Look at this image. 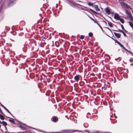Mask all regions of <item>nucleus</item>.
<instances>
[{
    "mask_svg": "<svg viewBox=\"0 0 133 133\" xmlns=\"http://www.w3.org/2000/svg\"><path fill=\"white\" fill-rule=\"evenodd\" d=\"M85 131V133H90V132L88 131L87 130H85L84 131H81V130H71V129H70V130H62L61 131V132H74L75 131H78V132H83L84 131Z\"/></svg>",
    "mask_w": 133,
    "mask_h": 133,
    "instance_id": "obj_1",
    "label": "nucleus"
},
{
    "mask_svg": "<svg viewBox=\"0 0 133 133\" xmlns=\"http://www.w3.org/2000/svg\"><path fill=\"white\" fill-rule=\"evenodd\" d=\"M125 13L127 15V16L133 22V17L132 16L131 14L127 10H126L125 11Z\"/></svg>",
    "mask_w": 133,
    "mask_h": 133,
    "instance_id": "obj_2",
    "label": "nucleus"
},
{
    "mask_svg": "<svg viewBox=\"0 0 133 133\" xmlns=\"http://www.w3.org/2000/svg\"><path fill=\"white\" fill-rule=\"evenodd\" d=\"M51 120L54 122H56L58 121V118L56 116H53L51 118Z\"/></svg>",
    "mask_w": 133,
    "mask_h": 133,
    "instance_id": "obj_3",
    "label": "nucleus"
},
{
    "mask_svg": "<svg viewBox=\"0 0 133 133\" xmlns=\"http://www.w3.org/2000/svg\"><path fill=\"white\" fill-rule=\"evenodd\" d=\"M81 76L78 74H76V75L74 77V79L77 82H78L80 79V77Z\"/></svg>",
    "mask_w": 133,
    "mask_h": 133,
    "instance_id": "obj_4",
    "label": "nucleus"
},
{
    "mask_svg": "<svg viewBox=\"0 0 133 133\" xmlns=\"http://www.w3.org/2000/svg\"><path fill=\"white\" fill-rule=\"evenodd\" d=\"M114 17V18L117 20H118L119 18L121 17L117 13L115 14Z\"/></svg>",
    "mask_w": 133,
    "mask_h": 133,
    "instance_id": "obj_5",
    "label": "nucleus"
},
{
    "mask_svg": "<svg viewBox=\"0 0 133 133\" xmlns=\"http://www.w3.org/2000/svg\"><path fill=\"white\" fill-rule=\"evenodd\" d=\"M104 10L106 12V14L108 15H109L111 14L110 10L108 7L106 8Z\"/></svg>",
    "mask_w": 133,
    "mask_h": 133,
    "instance_id": "obj_6",
    "label": "nucleus"
},
{
    "mask_svg": "<svg viewBox=\"0 0 133 133\" xmlns=\"http://www.w3.org/2000/svg\"><path fill=\"white\" fill-rule=\"evenodd\" d=\"M114 34L115 36L117 38H119L121 37V35L119 33H117L115 32H114Z\"/></svg>",
    "mask_w": 133,
    "mask_h": 133,
    "instance_id": "obj_7",
    "label": "nucleus"
},
{
    "mask_svg": "<svg viewBox=\"0 0 133 133\" xmlns=\"http://www.w3.org/2000/svg\"><path fill=\"white\" fill-rule=\"evenodd\" d=\"M91 11L93 12L94 14H97L98 15H99L101 17H103V15H102L101 14H100L98 12H97L96 11H95L93 10H91Z\"/></svg>",
    "mask_w": 133,
    "mask_h": 133,
    "instance_id": "obj_8",
    "label": "nucleus"
},
{
    "mask_svg": "<svg viewBox=\"0 0 133 133\" xmlns=\"http://www.w3.org/2000/svg\"><path fill=\"white\" fill-rule=\"evenodd\" d=\"M84 7L85 8H86V9H85L84 8H82L81 9H82V10H85V11H88V12H89L91 14V12H90L89 11V10H90V11H91V10H92V9H88V8H87L86 7H85V6H84Z\"/></svg>",
    "mask_w": 133,
    "mask_h": 133,
    "instance_id": "obj_9",
    "label": "nucleus"
},
{
    "mask_svg": "<svg viewBox=\"0 0 133 133\" xmlns=\"http://www.w3.org/2000/svg\"><path fill=\"white\" fill-rule=\"evenodd\" d=\"M15 2H16L15 0L14 1H10L9 3V6H12Z\"/></svg>",
    "mask_w": 133,
    "mask_h": 133,
    "instance_id": "obj_10",
    "label": "nucleus"
},
{
    "mask_svg": "<svg viewBox=\"0 0 133 133\" xmlns=\"http://www.w3.org/2000/svg\"><path fill=\"white\" fill-rule=\"evenodd\" d=\"M105 19L108 22V24L110 27H113V25H114L111 22H109L105 18Z\"/></svg>",
    "mask_w": 133,
    "mask_h": 133,
    "instance_id": "obj_11",
    "label": "nucleus"
},
{
    "mask_svg": "<svg viewBox=\"0 0 133 133\" xmlns=\"http://www.w3.org/2000/svg\"><path fill=\"white\" fill-rule=\"evenodd\" d=\"M0 123L2 124L3 125L5 126H6L7 125V123L4 121L1 122L0 121Z\"/></svg>",
    "mask_w": 133,
    "mask_h": 133,
    "instance_id": "obj_12",
    "label": "nucleus"
},
{
    "mask_svg": "<svg viewBox=\"0 0 133 133\" xmlns=\"http://www.w3.org/2000/svg\"><path fill=\"white\" fill-rule=\"evenodd\" d=\"M94 6L96 11H99L100 10V9L98 8V6L97 5H95Z\"/></svg>",
    "mask_w": 133,
    "mask_h": 133,
    "instance_id": "obj_13",
    "label": "nucleus"
},
{
    "mask_svg": "<svg viewBox=\"0 0 133 133\" xmlns=\"http://www.w3.org/2000/svg\"><path fill=\"white\" fill-rule=\"evenodd\" d=\"M85 14L87 15H88V16H89L90 18V19L92 20L94 22V23H96L97 24H98V22L95 20L93 18H92V17H90L86 13H85Z\"/></svg>",
    "mask_w": 133,
    "mask_h": 133,
    "instance_id": "obj_14",
    "label": "nucleus"
},
{
    "mask_svg": "<svg viewBox=\"0 0 133 133\" xmlns=\"http://www.w3.org/2000/svg\"><path fill=\"white\" fill-rule=\"evenodd\" d=\"M9 121L10 122H11L12 124H13L15 125L16 124V123L14 120L9 119Z\"/></svg>",
    "mask_w": 133,
    "mask_h": 133,
    "instance_id": "obj_15",
    "label": "nucleus"
},
{
    "mask_svg": "<svg viewBox=\"0 0 133 133\" xmlns=\"http://www.w3.org/2000/svg\"><path fill=\"white\" fill-rule=\"evenodd\" d=\"M87 4L88 5L90 6H94L93 5L94 4V3H91L90 2H88L87 3Z\"/></svg>",
    "mask_w": 133,
    "mask_h": 133,
    "instance_id": "obj_16",
    "label": "nucleus"
},
{
    "mask_svg": "<svg viewBox=\"0 0 133 133\" xmlns=\"http://www.w3.org/2000/svg\"><path fill=\"white\" fill-rule=\"evenodd\" d=\"M118 20H120V21L122 23H124V20L123 18H121L120 17L118 19Z\"/></svg>",
    "mask_w": 133,
    "mask_h": 133,
    "instance_id": "obj_17",
    "label": "nucleus"
},
{
    "mask_svg": "<svg viewBox=\"0 0 133 133\" xmlns=\"http://www.w3.org/2000/svg\"><path fill=\"white\" fill-rule=\"evenodd\" d=\"M0 118L2 120H4L5 119V117L2 115L0 114Z\"/></svg>",
    "mask_w": 133,
    "mask_h": 133,
    "instance_id": "obj_18",
    "label": "nucleus"
},
{
    "mask_svg": "<svg viewBox=\"0 0 133 133\" xmlns=\"http://www.w3.org/2000/svg\"><path fill=\"white\" fill-rule=\"evenodd\" d=\"M20 125L19 126V127L21 128L23 130H25L26 129V128L25 127H22V125L21 124H20Z\"/></svg>",
    "mask_w": 133,
    "mask_h": 133,
    "instance_id": "obj_19",
    "label": "nucleus"
},
{
    "mask_svg": "<svg viewBox=\"0 0 133 133\" xmlns=\"http://www.w3.org/2000/svg\"><path fill=\"white\" fill-rule=\"evenodd\" d=\"M129 23L130 26L133 29V23H132L130 21L129 22Z\"/></svg>",
    "mask_w": 133,
    "mask_h": 133,
    "instance_id": "obj_20",
    "label": "nucleus"
},
{
    "mask_svg": "<svg viewBox=\"0 0 133 133\" xmlns=\"http://www.w3.org/2000/svg\"><path fill=\"white\" fill-rule=\"evenodd\" d=\"M26 50L27 48L25 46L24 47L22 48V50L24 52H25L26 51Z\"/></svg>",
    "mask_w": 133,
    "mask_h": 133,
    "instance_id": "obj_21",
    "label": "nucleus"
},
{
    "mask_svg": "<svg viewBox=\"0 0 133 133\" xmlns=\"http://www.w3.org/2000/svg\"><path fill=\"white\" fill-rule=\"evenodd\" d=\"M93 33L92 32H90L88 34V35L90 37H92L93 36Z\"/></svg>",
    "mask_w": 133,
    "mask_h": 133,
    "instance_id": "obj_22",
    "label": "nucleus"
},
{
    "mask_svg": "<svg viewBox=\"0 0 133 133\" xmlns=\"http://www.w3.org/2000/svg\"><path fill=\"white\" fill-rule=\"evenodd\" d=\"M5 110L9 114H10L13 117H14V116L12 115V114L8 110L7 108Z\"/></svg>",
    "mask_w": 133,
    "mask_h": 133,
    "instance_id": "obj_23",
    "label": "nucleus"
},
{
    "mask_svg": "<svg viewBox=\"0 0 133 133\" xmlns=\"http://www.w3.org/2000/svg\"><path fill=\"white\" fill-rule=\"evenodd\" d=\"M125 6L127 8H129L130 9H131V8L127 4V3L126 4Z\"/></svg>",
    "mask_w": 133,
    "mask_h": 133,
    "instance_id": "obj_24",
    "label": "nucleus"
},
{
    "mask_svg": "<svg viewBox=\"0 0 133 133\" xmlns=\"http://www.w3.org/2000/svg\"><path fill=\"white\" fill-rule=\"evenodd\" d=\"M84 36L83 35H81L80 36V38L81 39H84Z\"/></svg>",
    "mask_w": 133,
    "mask_h": 133,
    "instance_id": "obj_25",
    "label": "nucleus"
},
{
    "mask_svg": "<svg viewBox=\"0 0 133 133\" xmlns=\"http://www.w3.org/2000/svg\"><path fill=\"white\" fill-rule=\"evenodd\" d=\"M119 24H121V28H122V29L124 30V29H125L124 28L123 26V25L122 24H121V23H119Z\"/></svg>",
    "mask_w": 133,
    "mask_h": 133,
    "instance_id": "obj_26",
    "label": "nucleus"
},
{
    "mask_svg": "<svg viewBox=\"0 0 133 133\" xmlns=\"http://www.w3.org/2000/svg\"><path fill=\"white\" fill-rule=\"evenodd\" d=\"M97 25H98V26L100 27V28L102 30V31H103L104 30H103V29L102 28V27L101 26V25L99 24H97Z\"/></svg>",
    "mask_w": 133,
    "mask_h": 133,
    "instance_id": "obj_27",
    "label": "nucleus"
},
{
    "mask_svg": "<svg viewBox=\"0 0 133 133\" xmlns=\"http://www.w3.org/2000/svg\"><path fill=\"white\" fill-rule=\"evenodd\" d=\"M121 3L122 4V5H123V6H125L126 4H127V3H126L124 2H122Z\"/></svg>",
    "mask_w": 133,
    "mask_h": 133,
    "instance_id": "obj_28",
    "label": "nucleus"
},
{
    "mask_svg": "<svg viewBox=\"0 0 133 133\" xmlns=\"http://www.w3.org/2000/svg\"><path fill=\"white\" fill-rule=\"evenodd\" d=\"M107 29H108V30H109L111 32V33L112 34V37H113L114 36V35L112 33V31H111V30L109 29V28H107V27H105Z\"/></svg>",
    "mask_w": 133,
    "mask_h": 133,
    "instance_id": "obj_29",
    "label": "nucleus"
},
{
    "mask_svg": "<svg viewBox=\"0 0 133 133\" xmlns=\"http://www.w3.org/2000/svg\"><path fill=\"white\" fill-rule=\"evenodd\" d=\"M93 133H99V131L97 130L94 131H93Z\"/></svg>",
    "mask_w": 133,
    "mask_h": 133,
    "instance_id": "obj_30",
    "label": "nucleus"
},
{
    "mask_svg": "<svg viewBox=\"0 0 133 133\" xmlns=\"http://www.w3.org/2000/svg\"><path fill=\"white\" fill-rule=\"evenodd\" d=\"M129 61L130 62H133V58H131L129 59Z\"/></svg>",
    "mask_w": 133,
    "mask_h": 133,
    "instance_id": "obj_31",
    "label": "nucleus"
},
{
    "mask_svg": "<svg viewBox=\"0 0 133 133\" xmlns=\"http://www.w3.org/2000/svg\"><path fill=\"white\" fill-rule=\"evenodd\" d=\"M123 76H124V77L125 78H127V77L128 75L127 74H125V75H123Z\"/></svg>",
    "mask_w": 133,
    "mask_h": 133,
    "instance_id": "obj_32",
    "label": "nucleus"
},
{
    "mask_svg": "<svg viewBox=\"0 0 133 133\" xmlns=\"http://www.w3.org/2000/svg\"><path fill=\"white\" fill-rule=\"evenodd\" d=\"M118 44L121 47H123V45L120 42Z\"/></svg>",
    "mask_w": 133,
    "mask_h": 133,
    "instance_id": "obj_33",
    "label": "nucleus"
},
{
    "mask_svg": "<svg viewBox=\"0 0 133 133\" xmlns=\"http://www.w3.org/2000/svg\"><path fill=\"white\" fill-rule=\"evenodd\" d=\"M121 30V29H118V31L116 30H113L114 31H115L116 32H120Z\"/></svg>",
    "mask_w": 133,
    "mask_h": 133,
    "instance_id": "obj_34",
    "label": "nucleus"
},
{
    "mask_svg": "<svg viewBox=\"0 0 133 133\" xmlns=\"http://www.w3.org/2000/svg\"><path fill=\"white\" fill-rule=\"evenodd\" d=\"M115 43H117L118 44L119 42L116 39H115Z\"/></svg>",
    "mask_w": 133,
    "mask_h": 133,
    "instance_id": "obj_35",
    "label": "nucleus"
},
{
    "mask_svg": "<svg viewBox=\"0 0 133 133\" xmlns=\"http://www.w3.org/2000/svg\"><path fill=\"white\" fill-rule=\"evenodd\" d=\"M123 34L125 37H127V35L124 32V33H123Z\"/></svg>",
    "mask_w": 133,
    "mask_h": 133,
    "instance_id": "obj_36",
    "label": "nucleus"
},
{
    "mask_svg": "<svg viewBox=\"0 0 133 133\" xmlns=\"http://www.w3.org/2000/svg\"><path fill=\"white\" fill-rule=\"evenodd\" d=\"M41 38H42L43 40V39H46L45 37H44V36H42L41 37Z\"/></svg>",
    "mask_w": 133,
    "mask_h": 133,
    "instance_id": "obj_37",
    "label": "nucleus"
},
{
    "mask_svg": "<svg viewBox=\"0 0 133 133\" xmlns=\"http://www.w3.org/2000/svg\"><path fill=\"white\" fill-rule=\"evenodd\" d=\"M85 123H84V124H83V126H84V127H85V128H87V127L88 126H85Z\"/></svg>",
    "mask_w": 133,
    "mask_h": 133,
    "instance_id": "obj_38",
    "label": "nucleus"
},
{
    "mask_svg": "<svg viewBox=\"0 0 133 133\" xmlns=\"http://www.w3.org/2000/svg\"><path fill=\"white\" fill-rule=\"evenodd\" d=\"M20 124H21V123H18V127H19V126L20 125Z\"/></svg>",
    "mask_w": 133,
    "mask_h": 133,
    "instance_id": "obj_39",
    "label": "nucleus"
},
{
    "mask_svg": "<svg viewBox=\"0 0 133 133\" xmlns=\"http://www.w3.org/2000/svg\"><path fill=\"white\" fill-rule=\"evenodd\" d=\"M120 32H122V33H124V32L122 30H121L120 31Z\"/></svg>",
    "mask_w": 133,
    "mask_h": 133,
    "instance_id": "obj_40",
    "label": "nucleus"
},
{
    "mask_svg": "<svg viewBox=\"0 0 133 133\" xmlns=\"http://www.w3.org/2000/svg\"><path fill=\"white\" fill-rule=\"evenodd\" d=\"M124 50H125V49H126L124 46H123V47H122Z\"/></svg>",
    "mask_w": 133,
    "mask_h": 133,
    "instance_id": "obj_41",
    "label": "nucleus"
},
{
    "mask_svg": "<svg viewBox=\"0 0 133 133\" xmlns=\"http://www.w3.org/2000/svg\"><path fill=\"white\" fill-rule=\"evenodd\" d=\"M125 32H126V33H127L128 31H127V30H126L125 29H124L123 30Z\"/></svg>",
    "mask_w": 133,
    "mask_h": 133,
    "instance_id": "obj_42",
    "label": "nucleus"
},
{
    "mask_svg": "<svg viewBox=\"0 0 133 133\" xmlns=\"http://www.w3.org/2000/svg\"><path fill=\"white\" fill-rule=\"evenodd\" d=\"M111 14L112 15H113L114 14V13L113 12H111Z\"/></svg>",
    "mask_w": 133,
    "mask_h": 133,
    "instance_id": "obj_43",
    "label": "nucleus"
},
{
    "mask_svg": "<svg viewBox=\"0 0 133 133\" xmlns=\"http://www.w3.org/2000/svg\"><path fill=\"white\" fill-rule=\"evenodd\" d=\"M119 58H120V57H118L117 59V58H115V60L116 61H117L118 59H119Z\"/></svg>",
    "mask_w": 133,
    "mask_h": 133,
    "instance_id": "obj_44",
    "label": "nucleus"
},
{
    "mask_svg": "<svg viewBox=\"0 0 133 133\" xmlns=\"http://www.w3.org/2000/svg\"><path fill=\"white\" fill-rule=\"evenodd\" d=\"M5 130H6L8 131V130H7V128H6V126H5Z\"/></svg>",
    "mask_w": 133,
    "mask_h": 133,
    "instance_id": "obj_45",
    "label": "nucleus"
},
{
    "mask_svg": "<svg viewBox=\"0 0 133 133\" xmlns=\"http://www.w3.org/2000/svg\"><path fill=\"white\" fill-rule=\"evenodd\" d=\"M1 106L3 108L4 107V106L1 103Z\"/></svg>",
    "mask_w": 133,
    "mask_h": 133,
    "instance_id": "obj_46",
    "label": "nucleus"
},
{
    "mask_svg": "<svg viewBox=\"0 0 133 133\" xmlns=\"http://www.w3.org/2000/svg\"><path fill=\"white\" fill-rule=\"evenodd\" d=\"M3 108L5 110L6 109V108L4 106V107H3Z\"/></svg>",
    "mask_w": 133,
    "mask_h": 133,
    "instance_id": "obj_47",
    "label": "nucleus"
},
{
    "mask_svg": "<svg viewBox=\"0 0 133 133\" xmlns=\"http://www.w3.org/2000/svg\"><path fill=\"white\" fill-rule=\"evenodd\" d=\"M3 108L5 110L6 109V108L4 106V107H3Z\"/></svg>",
    "mask_w": 133,
    "mask_h": 133,
    "instance_id": "obj_48",
    "label": "nucleus"
},
{
    "mask_svg": "<svg viewBox=\"0 0 133 133\" xmlns=\"http://www.w3.org/2000/svg\"><path fill=\"white\" fill-rule=\"evenodd\" d=\"M125 51H127V52H128V51L129 50H128L127 49H125Z\"/></svg>",
    "mask_w": 133,
    "mask_h": 133,
    "instance_id": "obj_49",
    "label": "nucleus"
},
{
    "mask_svg": "<svg viewBox=\"0 0 133 133\" xmlns=\"http://www.w3.org/2000/svg\"><path fill=\"white\" fill-rule=\"evenodd\" d=\"M110 38H111L113 40H114V41L115 40V39H114L113 38H111V37Z\"/></svg>",
    "mask_w": 133,
    "mask_h": 133,
    "instance_id": "obj_50",
    "label": "nucleus"
},
{
    "mask_svg": "<svg viewBox=\"0 0 133 133\" xmlns=\"http://www.w3.org/2000/svg\"><path fill=\"white\" fill-rule=\"evenodd\" d=\"M56 8H57V5H58V4H56Z\"/></svg>",
    "mask_w": 133,
    "mask_h": 133,
    "instance_id": "obj_51",
    "label": "nucleus"
},
{
    "mask_svg": "<svg viewBox=\"0 0 133 133\" xmlns=\"http://www.w3.org/2000/svg\"><path fill=\"white\" fill-rule=\"evenodd\" d=\"M131 55H132V56H133V53L132 52V53H131Z\"/></svg>",
    "mask_w": 133,
    "mask_h": 133,
    "instance_id": "obj_52",
    "label": "nucleus"
},
{
    "mask_svg": "<svg viewBox=\"0 0 133 133\" xmlns=\"http://www.w3.org/2000/svg\"><path fill=\"white\" fill-rule=\"evenodd\" d=\"M130 65H133V63H132V64H130Z\"/></svg>",
    "mask_w": 133,
    "mask_h": 133,
    "instance_id": "obj_53",
    "label": "nucleus"
},
{
    "mask_svg": "<svg viewBox=\"0 0 133 133\" xmlns=\"http://www.w3.org/2000/svg\"><path fill=\"white\" fill-rule=\"evenodd\" d=\"M90 114L89 113H88L87 114V115H90Z\"/></svg>",
    "mask_w": 133,
    "mask_h": 133,
    "instance_id": "obj_54",
    "label": "nucleus"
},
{
    "mask_svg": "<svg viewBox=\"0 0 133 133\" xmlns=\"http://www.w3.org/2000/svg\"><path fill=\"white\" fill-rule=\"evenodd\" d=\"M77 4L80 6H81V5L79 4Z\"/></svg>",
    "mask_w": 133,
    "mask_h": 133,
    "instance_id": "obj_55",
    "label": "nucleus"
},
{
    "mask_svg": "<svg viewBox=\"0 0 133 133\" xmlns=\"http://www.w3.org/2000/svg\"><path fill=\"white\" fill-rule=\"evenodd\" d=\"M22 123L24 125H26L25 124H24V123Z\"/></svg>",
    "mask_w": 133,
    "mask_h": 133,
    "instance_id": "obj_56",
    "label": "nucleus"
},
{
    "mask_svg": "<svg viewBox=\"0 0 133 133\" xmlns=\"http://www.w3.org/2000/svg\"><path fill=\"white\" fill-rule=\"evenodd\" d=\"M22 30V29H20V30Z\"/></svg>",
    "mask_w": 133,
    "mask_h": 133,
    "instance_id": "obj_57",
    "label": "nucleus"
},
{
    "mask_svg": "<svg viewBox=\"0 0 133 133\" xmlns=\"http://www.w3.org/2000/svg\"><path fill=\"white\" fill-rule=\"evenodd\" d=\"M108 16V17H109L110 18H111H111L110 17H109V16Z\"/></svg>",
    "mask_w": 133,
    "mask_h": 133,
    "instance_id": "obj_58",
    "label": "nucleus"
},
{
    "mask_svg": "<svg viewBox=\"0 0 133 133\" xmlns=\"http://www.w3.org/2000/svg\"><path fill=\"white\" fill-rule=\"evenodd\" d=\"M106 35H107V36H108L109 37H111L109 36L108 35L106 34Z\"/></svg>",
    "mask_w": 133,
    "mask_h": 133,
    "instance_id": "obj_59",
    "label": "nucleus"
},
{
    "mask_svg": "<svg viewBox=\"0 0 133 133\" xmlns=\"http://www.w3.org/2000/svg\"><path fill=\"white\" fill-rule=\"evenodd\" d=\"M103 22L104 23L105 22L104 21H103Z\"/></svg>",
    "mask_w": 133,
    "mask_h": 133,
    "instance_id": "obj_60",
    "label": "nucleus"
},
{
    "mask_svg": "<svg viewBox=\"0 0 133 133\" xmlns=\"http://www.w3.org/2000/svg\"><path fill=\"white\" fill-rule=\"evenodd\" d=\"M128 52L130 53V51H129Z\"/></svg>",
    "mask_w": 133,
    "mask_h": 133,
    "instance_id": "obj_61",
    "label": "nucleus"
},
{
    "mask_svg": "<svg viewBox=\"0 0 133 133\" xmlns=\"http://www.w3.org/2000/svg\"><path fill=\"white\" fill-rule=\"evenodd\" d=\"M106 24H107V23L105 22Z\"/></svg>",
    "mask_w": 133,
    "mask_h": 133,
    "instance_id": "obj_62",
    "label": "nucleus"
},
{
    "mask_svg": "<svg viewBox=\"0 0 133 133\" xmlns=\"http://www.w3.org/2000/svg\"><path fill=\"white\" fill-rule=\"evenodd\" d=\"M60 1H59V4H60Z\"/></svg>",
    "mask_w": 133,
    "mask_h": 133,
    "instance_id": "obj_63",
    "label": "nucleus"
},
{
    "mask_svg": "<svg viewBox=\"0 0 133 133\" xmlns=\"http://www.w3.org/2000/svg\"><path fill=\"white\" fill-rule=\"evenodd\" d=\"M132 52H131L130 51V53L131 54Z\"/></svg>",
    "mask_w": 133,
    "mask_h": 133,
    "instance_id": "obj_64",
    "label": "nucleus"
}]
</instances>
